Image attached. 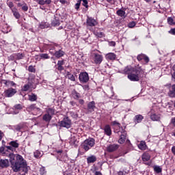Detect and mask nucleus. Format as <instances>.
Masks as SVG:
<instances>
[{
  "label": "nucleus",
  "mask_w": 175,
  "mask_h": 175,
  "mask_svg": "<svg viewBox=\"0 0 175 175\" xmlns=\"http://www.w3.org/2000/svg\"><path fill=\"white\" fill-rule=\"evenodd\" d=\"M5 147H1L0 148V154H2L3 157H8L10 158V162L11 163V167L15 173L17 172H20L23 170L25 173L28 172V168L27 167V161L24 159L23 156L21 154L14 153H10L8 154L5 152Z\"/></svg>",
  "instance_id": "nucleus-1"
},
{
  "label": "nucleus",
  "mask_w": 175,
  "mask_h": 175,
  "mask_svg": "<svg viewBox=\"0 0 175 175\" xmlns=\"http://www.w3.org/2000/svg\"><path fill=\"white\" fill-rule=\"evenodd\" d=\"M123 75H128L127 77L131 81H139L143 75V69L139 66L132 67V66H126L122 71Z\"/></svg>",
  "instance_id": "nucleus-2"
},
{
  "label": "nucleus",
  "mask_w": 175,
  "mask_h": 175,
  "mask_svg": "<svg viewBox=\"0 0 175 175\" xmlns=\"http://www.w3.org/2000/svg\"><path fill=\"white\" fill-rule=\"evenodd\" d=\"M94 146H95V139L94 138H88L82 143V148H83L85 151L91 150Z\"/></svg>",
  "instance_id": "nucleus-3"
},
{
  "label": "nucleus",
  "mask_w": 175,
  "mask_h": 175,
  "mask_svg": "<svg viewBox=\"0 0 175 175\" xmlns=\"http://www.w3.org/2000/svg\"><path fill=\"white\" fill-rule=\"evenodd\" d=\"M90 59H92L96 65H100L103 61V56L99 53H93L90 55Z\"/></svg>",
  "instance_id": "nucleus-4"
},
{
  "label": "nucleus",
  "mask_w": 175,
  "mask_h": 175,
  "mask_svg": "<svg viewBox=\"0 0 175 175\" xmlns=\"http://www.w3.org/2000/svg\"><path fill=\"white\" fill-rule=\"evenodd\" d=\"M20 147V144H18V140L11 141L9 142V146H5V148L7 150H10V151H16V148H18Z\"/></svg>",
  "instance_id": "nucleus-5"
},
{
  "label": "nucleus",
  "mask_w": 175,
  "mask_h": 175,
  "mask_svg": "<svg viewBox=\"0 0 175 175\" xmlns=\"http://www.w3.org/2000/svg\"><path fill=\"white\" fill-rule=\"evenodd\" d=\"M60 126L69 129L72 126V120L68 117H66L60 122Z\"/></svg>",
  "instance_id": "nucleus-6"
},
{
  "label": "nucleus",
  "mask_w": 175,
  "mask_h": 175,
  "mask_svg": "<svg viewBox=\"0 0 175 175\" xmlns=\"http://www.w3.org/2000/svg\"><path fill=\"white\" fill-rule=\"evenodd\" d=\"M166 87H168V93L167 95L170 96V98H175V84L172 85V84H168L166 85Z\"/></svg>",
  "instance_id": "nucleus-7"
},
{
  "label": "nucleus",
  "mask_w": 175,
  "mask_h": 175,
  "mask_svg": "<svg viewBox=\"0 0 175 175\" xmlns=\"http://www.w3.org/2000/svg\"><path fill=\"white\" fill-rule=\"evenodd\" d=\"M79 79L81 83H88V81L90 80L88 73H87L86 72H81L79 74Z\"/></svg>",
  "instance_id": "nucleus-8"
},
{
  "label": "nucleus",
  "mask_w": 175,
  "mask_h": 175,
  "mask_svg": "<svg viewBox=\"0 0 175 175\" xmlns=\"http://www.w3.org/2000/svg\"><path fill=\"white\" fill-rule=\"evenodd\" d=\"M16 93L17 90L12 88H8L4 92L5 96H6V98H12V96H14Z\"/></svg>",
  "instance_id": "nucleus-9"
},
{
  "label": "nucleus",
  "mask_w": 175,
  "mask_h": 175,
  "mask_svg": "<svg viewBox=\"0 0 175 175\" xmlns=\"http://www.w3.org/2000/svg\"><path fill=\"white\" fill-rule=\"evenodd\" d=\"M86 25L88 27H96V25H98V21L92 17L88 16L86 19Z\"/></svg>",
  "instance_id": "nucleus-10"
},
{
  "label": "nucleus",
  "mask_w": 175,
  "mask_h": 175,
  "mask_svg": "<svg viewBox=\"0 0 175 175\" xmlns=\"http://www.w3.org/2000/svg\"><path fill=\"white\" fill-rule=\"evenodd\" d=\"M118 148H120V145L117 144H112L107 146V152H114L115 151H117Z\"/></svg>",
  "instance_id": "nucleus-11"
},
{
  "label": "nucleus",
  "mask_w": 175,
  "mask_h": 175,
  "mask_svg": "<svg viewBox=\"0 0 175 175\" xmlns=\"http://www.w3.org/2000/svg\"><path fill=\"white\" fill-rule=\"evenodd\" d=\"M27 111H36V114H40V108L36 107V104H31L27 108Z\"/></svg>",
  "instance_id": "nucleus-12"
},
{
  "label": "nucleus",
  "mask_w": 175,
  "mask_h": 175,
  "mask_svg": "<svg viewBox=\"0 0 175 175\" xmlns=\"http://www.w3.org/2000/svg\"><path fill=\"white\" fill-rule=\"evenodd\" d=\"M61 24L59 21V15L55 14L53 16V19L52 20L51 22V26L52 27H58Z\"/></svg>",
  "instance_id": "nucleus-13"
},
{
  "label": "nucleus",
  "mask_w": 175,
  "mask_h": 175,
  "mask_svg": "<svg viewBox=\"0 0 175 175\" xmlns=\"http://www.w3.org/2000/svg\"><path fill=\"white\" fill-rule=\"evenodd\" d=\"M137 59L139 62L142 61V59H144L146 64H148V62H150V58L148 57V56L143 53L138 55L137 56Z\"/></svg>",
  "instance_id": "nucleus-14"
},
{
  "label": "nucleus",
  "mask_w": 175,
  "mask_h": 175,
  "mask_svg": "<svg viewBox=\"0 0 175 175\" xmlns=\"http://www.w3.org/2000/svg\"><path fill=\"white\" fill-rule=\"evenodd\" d=\"M95 101H90L88 104V113H94L95 111Z\"/></svg>",
  "instance_id": "nucleus-15"
},
{
  "label": "nucleus",
  "mask_w": 175,
  "mask_h": 175,
  "mask_svg": "<svg viewBox=\"0 0 175 175\" xmlns=\"http://www.w3.org/2000/svg\"><path fill=\"white\" fill-rule=\"evenodd\" d=\"M56 58L59 59L61 57H64L65 55V52L61 49L59 51H56L54 53H52Z\"/></svg>",
  "instance_id": "nucleus-16"
},
{
  "label": "nucleus",
  "mask_w": 175,
  "mask_h": 175,
  "mask_svg": "<svg viewBox=\"0 0 175 175\" xmlns=\"http://www.w3.org/2000/svg\"><path fill=\"white\" fill-rule=\"evenodd\" d=\"M144 119V117L141 114H139V115H136L134 117L133 121L135 124H140V122H142V121H143Z\"/></svg>",
  "instance_id": "nucleus-17"
},
{
  "label": "nucleus",
  "mask_w": 175,
  "mask_h": 175,
  "mask_svg": "<svg viewBox=\"0 0 175 175\" xmlns=\"http://www.w3.org/2000/svg\"><path fill=\"white\" fill-rule=\"evenodd\" d=\"M104 132L105 134L107 135V136H111V127H110V125H105V126L104 127Z\"/></svg>",
  "instance_id": "nucleus-18"
},
{
  "label": "nucleus",
  "mask_w": 175,
  "mask_h": 175,
  "mask_svg": "<svg viewBox=\"0 0 175 175\" xmlns=\"http://www.w3.org/2000/svg\"><path fill=\"white\" fill-rule=\"evenodd\" d=\"M116 57L117 55L113 53H109L105 55V58L107 59H109V61H114V59H116Z\"/></svg>",
  "instance_id": "nucleus-19"
},
{
  "label": "nucleus",
  "mask_w": 175,
  "mask_h": 175,
  "mask_svg": "<svg viewBox=\"0 0 175 175\" xmlns=\"http://www.w3.org/2000/svg\"><path fill=\"white\" fill-rule=\"evenodd\" d=\"M125 140H126V133L123 132V134L120 135V137L118 142L120 144H124V143H125Z\"/></svg>",
  "instance_id": "nucleus-20"
},
{
  "label": "nucleus",
  "mask_w": 175,
  "mask_h": 175,
  "mask_svg": "<svg viewBox=\"0 0 175 175\" xmlns=\"http://www.w3.org/2000/svg\"><path fill=\"white\" fill-rule=\"evenodd\" d=\"M9 166V160L0 159V167H8Z\"/></svg>",
  "instance_id": "nucleus-21"
},
{
  "label": "nucleus",
  "mask_w": 175,
  "mask_h": 175,
  "mask_svg": "<svg viewBox=\"0 0 175 175\" xmlns=\"http://www.w3.org/2000/svg\"><path fill=\"white\" fill-rule=\"evenodd\" d=\"M14 114H18V110H23V105L21 104H16L13 107Z\"/></svg>",
  "instance_id": "nucleus-22"
},
{
  "label": "nucleus",
  "mask_w": 175,
  "mask_h": 175,
  "mask_svg": "<svg viewBox=\"0 0 175 175\" xmlns=\"http://www.w3.org/2000/svg\"><path fill=\"white\" fill-rule=\"evenodd\" d=\"M25 55L23 53H16L14 55H11V58H14V59H23Z\"/></svg>",
  "instance_id": "nucleus-23"
},
{
  "label": "nucleus",
  "mask_w": 175,
  "mask_h": 175,
  "mask_svg": "<svg viewBox=\"0 0 175 175\" xmlns=\"http://www.w3.org/2000/svg\"><path fill=\"white\" fill-rule=\"evenodd\" d=\"M2 82L3 83V84H5V85H6L7 87H14V85H16V83H14L12 81L10 80H2Z\"/></svg>",
  "instance_id": "nucleus-24"
},
{
  "label": "nucleus",
  "mask_w": 175,
  "mask_h": 175,
  "mask_svg": "<svg viewBox=\"0 0 175 175\" xmlns=\"http://www.w3.org/2000/svg\"><path fill=\"white\" fill-rule=\"evenodd\" d=\"M12 12L13 13V16L16 18V20H18L20 17H21V15L20 14V12H18V10L17 8L12 9Z\"/></svg>",
  "instance_id": "nucleus-25"
},
{
  "label": "nucleus",
  "mask_w": 175,
  "mask_h": 175,
  "mask_svg": "<svg viewBox=\"0 0 175 175\" xmlns=\"http://www.w3.org/2000/svg\"><path fill=\"white\" fill-rule=\"evenodd\" d=\"M116 14L119 16V17H123L125 18L126 17L125 10L120 9L116 12Z\"/></svg>",
  "instance_id": "nucleus-26"
},
{
  "label": "nucleus",
  "mask_w": 175,
  "mask_h": 175,
  "mask_svg": "<svg viewBox=\"0 0 175 175\" xmlns=\"http://www.w3.org/2000/svg\"><path fill=\"white\" fill-rule=\"evenodd\" d=\"M138 148L142 150H147V145L146 144V142L141 141L139 144H138Z\"/></svg>",
  "instance_id": "nucleus-27"
},
{
  "label": "nucleus",
  "mask_w": 175,
  "mask_h": 175,
  "mask_svg": "<svg viewBox=\"0 0 175 175\" xmlns=\"http://www.w3.org/2000/svg\"><path fill=\"white\" fill-rule=\"evenodd\" d=\"M66 77L68 80H70L71 81H76V78L75 77V75L73 74L70 73V72L68 71L66 72Z\"/></svg>",
  "instance_id": "nucleus-28"
},
{
  "label": "nucleus",
  "mask_w": 175,
  "mask_h": 175,
  "mask_svg": "<svg viewBox=\"0 0 175 175\" xmlns=\"http://www.w3.org/2000/svg\"><path fill=\"white\" fill-rule=\"evenodd\" d=\"M88 163H94V162H96V157L94 155H92L87 158Z\"/></svg>",
  "instance_id": "nucleus-29"
},
{
  "label": "nucleus",
  "mask_w": 175,
  "mask_h": 175,
  "mask_svg": "<svg viewBox=\"0 0 175 175\" xmlns=\"http://www.w3.org/2000/svg\"><path fill=\"white\" fill-rule=\"evenodd\" d=\"M142 158L144 162H148V161H150L151 156L148 153H144Z\"/></svg>",
  "instance_id": "nucleus-30"
},
{
  "label": "nucleus",
  "mask_w": 175,
  "mask_h": 175,
  "mask_svg": "<svg viewBox=\"0 0 175 175\" xmlns=\"http://www.w3.org/2000/svg\"><path fill=\"white\" fill-rule=\"evenodd\" d=\"M28 97H29V100H30V102H35V100H38V96H36L33 93H32L31 94H29Z\"/></svg>",
  "instance_id": "nucleus-31"
},
{
  "label": "nucleus",
  "mask_w": 175,
  "mask_h": 175,
  "mask_svg": "<svg viewBox=\"0 0 175 175\" xmlns=\"http://www.w3.org/2000/svg\"><path fill=\"white\" fill-rule=\"evenodd\" d=\"M51 115H49L48 113H46L43 116L42 120L44 121H46V122H50L51 121Z\"/></svg>",
  "instance_id": "nucleus-32"
},
{
  "label": "nucleus",
  "mask_w": 175,
  "mask_h": 175,
  "mask_svg": "<svg viewBox=\"0 0 175 175\" xmlns=\"http://www.w3.org/2000/svg\"><path fill=\"white\" fill-rule=\"evenodd\" d=\"M150 118L152 121H159V120H161V116L154 113L150 116Z\"/></svg>",
  "instance_id": "nucleus-33"
},
{
  "label": "nucleus",
  "mask_w": 175,
  "mask_h": 175,
  "mask_svg": "<svg viewBox=\"0 0 175 175\" xmlns=\"http://www.w3.org/2000/svg\"><path fill=\"white\" fill-rule=\"evenodd\" d=\"M154 171L159 174V173H162V167L159 165H154L153 167Z\"/></svg>",
  "instance_id": "nucleus-34"
},
{
  "label": "nucleus",
  "mask_w": 175,
  "mask_h": 175,
  "mask_svg": "<svg viewBox=\"0 0 175 175\" xmlns=\"http://www.w3.org/2000/svg\"><path fill=\"white\" fill-rule=\"evenodd\" d=\"M46 114H49V116H54L55 114V109L53 108H49L46 109Z\"/></svg>",
  "instance_id": "nucleus-35"
},
{
  "label": "nucleus",
  "mask_w": 175,
  "mask_h": 175,
  "mask_svg": "<svg viewBox=\"0 0 175 175\" xmlns=\"http://www.w3.org/2000/svg\"><path fill=\"white\" fill-rule=\"evenodd\" d=\"M40 57L41 59H49V58H50V56H49L47 53H42L40 55Z\"/></svg>",
  "instance_id": "nucleus-36"
},
{
  "label": "nucleus",
  "mask_w": 175,
  "mask_h": 175,
  "mask_svg": "<svg viewBox=\"0 0 175 175\" xmlns=\"http://www.w3.org/2000/svg\"><path fill=\"white\" fill-rule=\"evenodd\" d=\"M7 5L10 8L11 12L12 11V9H16V7H14V3H13L12 1L8 2Z\"/></svg>",
  "instance_id": "nucleus-37"
},
{
  "label": "nucleus",
  "mask_w": 175,
  "mask_h": 175,
  "mask_svg": "<svg viewBox=\"0 0 175 175\" xmlns=\"http://www.w3.org/2000/svg\"><path fill=\"white\" fill-rule=\"evenodd\" d=\"M34 157L35 158H40L42 157V152L39 150H36L34 152Z\"/></svg>",
  "instance_id": "nucleus-38"
},
{
  "label": "nucleus",
  "mask_w": 175,
  "mask_h": 175,
  "mask_svg": "<svg viewBox=\"0 0 175 175\" xmlns=\"http://www.w3.org/2000/svg\"><path fill=\"white\" fill-rule=\"evenodd\" d=\"M29 88H31V85H30V84H25V85L23 87L22 90H23V91H29Z\"/></svg>",
  "instance_id": "nucleus-39"
},
{
  "label": "nucleus",
  "mask_w": 175,
  "mask_h": 175,
  "mask_svg": "<svg viewBox=\"0 0 175 175\" xmlns=\"http://www.w3.org/2000/svg\"><path fill=\"white\" fill-rule=\"evenodd\" d=\"M95 35L97 38H103V36H105V33L101 31L96 32Z\"/></svg>",
  "instance_id": "nucleus-40"
},
{
  "label": "nucleus",
  "mask_w": 175,
  "mask_h": 175,
  "mask_svg": "<svg viewBox=\"0 0 175 175\" xmlns=\"http://www.w3.org/2000/svg\"><path fill=\"white\" fill-rule=\"evenodd\" d=\"M14 130L17 131L18 132L21 131V129H23V126L21 124H17L16 126H14Z\"/></svg>",
  "instance_id": "nucleus-41"
},
{
  "label": "nucleus",
  "mask_w": 175,
  "mask_h": 175,
  "mask_svg": "<svg viewBox=\"0 0 175 175\" xmlns=\"http://www.w3.org/2000/svg\"><path fill=\"white\" fill-rule=\"evenodd\" d=\"M173 21H174L173 18L172 17L167 18V23L168 24H170V25H174L175 23Z\"/></svg>",
  "instance_id": "nucleus-42"
},
{
  "label": "nucleus",
  "mask_w": 175,
  "mask_h": 175,
  "mask_svg": "<svg viewBox=\"0 0 175 175\" xmlns=\"http://www.w3.org/2000/svg\"><path fill=\"white\" fill-rule=\"evenodd\" d=\"M29 72H31L32 73H35L36 72V70L35 69V67L33 66H29L28 68Z\"/></svg>",
  "instance_id": "nucleus-43"
},
{
  "label": "nucleus",
  "mask_w": 175,
  "mask_h": 175,
  "mask_svg": "<svg viewBox=\"0 0 175 175\" xmlns=\"http://www.w3.org/2000/svg\"><path fill=\"white\" fill-rule=\"evenodd\" d=\"M81 1H82L83 6L86 8V9H88V1L87 0H81Z\"/></svg>",
  "instance_id": "nucleus-44"
},
{
  "label": "nucleus",
  "mask_w": 175,
  "mask_h": 175,
  "mask_svg": "<svg viewBox=\"0 0 175 175\" xmlns=\"http://www.w3.org/2000/svg\"><path fill=\"white\" fill-rule=\"evenodd\" d=\"M73 95H74V99L77 100L80 98V93H79L77 92H74Z\"/></svg>",
  "instance_id": "nucleus-45"
},
{
  "label": "nucleus",
  "mask_w": 175,
  "mask_h": 175,
  "mask_svg": "<svg viewBox=\"0 0 175 175\" xmlns=\"http://www.w3.org/2000/svg\"><path fill=\"white\" fill-rule=\"evenodd\" d=\"M22 10L23 12H28V5L27 3H24L23 5H22Z\"/></svg>",
  "instance_id": "nucleus-46"
},
{
  "label": "nucleus",
  "mask_w": 175,
  "mask_h": 175,
  "mask_svg": "<svg viewBox=\"0 0 175 175\" xmlns=\"http://www.w3.org/2000/svg\"><path fill=\"white\" fill-rule=\"evenodd\" d=\"M136 25V22L133 21L129 23L128 27L129 28H133Z\"/></svg>",
  "instance_id": "nucleus-47"
},
{
  "label": "nucleus",
  "mask_w": 175,
  "mask_h": 175,
  "mask_svg": "<svg viewBox=\"0 0 175 175\" xmlns=\"http://www.w3.org/2000/svg\"><path fill=\"white\" fill-rule=\"evenodd\" d=\"M40 175H44L46 174V169L44 167H41L40 169Z\"/></svg>",
  "instance_id": "nucleus-48"
},
{
  "label": "nucleus",
  "mask_w": 175,
  "mask_h": 175,
  "mask_svg": "<svg viewBox=\"0 0 175 175\" xmlns=\"http://www.w3.org/2000/svg\"><path fill=\"white\" fill-rule=\"evenodd\" d=\"M37 2L38 5H46L44 0H38Z\"/></svg>",
  "instance_id": "nucleus-49"
},
{
  "label": "nucleus",
  "mask_w": 175,
  "mask_h": 175,
  "mask_svg": "<svg viewBox=\"0 0 175 175\" xmlns=\"http://www.w3.org/2000/svg\"><path fill=\"white\" fill-rule=\"evenodd\" d=\"M64 60H59L57 62V66H62V65H64Z\"/></svg>",
  "instance_id": "nucleus-50"
},
{
  "label": "nucleus",
  "mask_w": 175,
  "mask_h": 175,
  "mask_svg": "<svg viewBox=\"0 0 175 175\" xmlns=\"http://www.w3.org/2000/svg\"><path fill=\"white\" fill-rule=\"evenodd\" d=\"M109 45L111 46L112 47H114L116 46V42L114 41L109 42Z\"/></svg>",
  "instance_id": "nucleus-51"
},
{
  "label": "nucleus",
  "mask_w": 175,
  "mask_h": 175,
  "mask_svg": "<svg viewBox=\"0 0 175 175\" xmlns=\"http://www.w3.org/2000/svg\"><path fill=\"white\" fill-rule=\"evenodd\" d=\"M64 66H57V70H59V72H62V70H64Z\"/></svg>",
  "instance_id": "nucleus-52"
},
{
  "label": "nucleus",
  "mask_w": 175,
  "mask_h": 175,
  "mask_svg": "<svg viewBox=\"0 0 175 175\" xmlns=\"http://www.w3.org/2000/svg\"><path fill=\"white\" fill-rule=\"evenodd\" d=\"M169 33H171L172 35H175V28L171 29L169 31Z\"/></svg>",
  "instance_id": "nucleus-53"
},
{
  "label": "nucleus",
  "mask_w": 175,
  "mask_h": 175,
  "mask_svg": "<svg viewBox=\"0 0 175 175\" xmlns=\"http://www.w3.org/2000/svg\"><path fill=\"white\" fill-rule=\"evenodd\" d=\"M75 9H76L77 10H79V9H80V3H77L75 4Z\"/></svg>",
  "instance_id": "nucleus-54"
},
{
  "label": "nucleus",
  "mask_w": 175,
  "mask_h": 175,
  "mask_svg": "<svg viewBox=\"0 0 175 175\" xmlns=\"http://www.w3.org/2000/svg\"><path fill=\"white\" fill-rule=\"evenodd\" d=\"M70 105H71V106H79L77 105V103H76V102L75 101H70Z\"/></svg>",
  "instance_id": "nucleus-55"
},
{
  "label": "nucleus",
  "mask_w": 175,
  "mask_h": 175,
  "mask_svg": "<svg viewBox=\"0 0 175 175\" xmlns=\"http://www.w3.org/2000/svg\"><path fill=\"white\" fill-rule=\"evenodd\" d=\"M172 81L175 82V72L172 74Z\"/></svg>",
  "instance_id": "nucleus-56"
},
{
  "label": "nucleus",
  "mask_w": 175,
  "mask_h": 175,
  "mask_svg": "<svg viewBox=\"0 0 175 175\" xmlns=\"http://www.w3.org/2000/svg\"><path fill=\"white\" fill-rule=\"evenodd\" d=\"M171 123L175 126V117L171 120Z\"/></svg>",
  "instance_id": "nucleus-57"
},
{
  "label": "nucleus",
  "mask_w": 175,
  "mask_h": 175,
  "mask_svg": "<svg viewBox=\"0 0 175 175\" xmlns=\"http://www.w3.org/2000/svg\"><path fill=\"white\" fill-rule=\"evenodd\" d=\"M51 3V0H46L45 1V5H50Z\"/></svg>",
  "instance_id": "nucleus-58"
},
{
  "label": "nucleus",
  "mask_w": 175,
  "mask_h": 175,
  "mask_svg": "<svg viewBox=\"0 0 175 175\" xmlns=\"http://www.w3.org/2000/svg\"><path fill=\"white\" fill-rule=\"evenodd\" d=\"M118 175H125V172L124 171H120L118 173Z\"/></svg>",
  "instance_id": "nucleus-59"
},
{
  "label": "nucleus",
  "mask_w": 175,
  "mask_h": 175,
  "mask_svg": "<svg viewBox=\"0 0 175 175\" xmlns=\"http://www.w3.org/2000/svg\"><path fill=\"white\" fill-rule=\"evenodd\" d=\"M79 103H80V105H84V100H83V99H79Z\"/></svg>",
  "instance_id": "nucleus-60"
},
{
  "label": "nucleus",
  "mask_w": 175,
  "mask_h": 175,
  "mask_svg": "<svg viewBox=\"0 0 175 175\" xmlns=\"http://www.w3.org/2000/svg\"><path fill=\"white\" fill-rule=\"evenodd\" d=\"M113 125H118L120 126V125H121V124L119 122H118L117 121H113Z\"/></svg>",
  "instance_id": "nucleus-61"
},
{
  "label": "nucleus",
  "mask_w": 175,
  "mask_h": 175,
  "mask_svg": "<svg viewBox=\"0 0 175 175\" xmlns=\"http://www.w3.org/2000/svg\"><path fill=\"white\" fill-rule=\"evenodd\" d=\"M172 154H174L175 155V146H173L172 148Z\"/></svg>",
  "instance_id": "nucleus-62"
},
{
  "label": "nucleus",
  "mask_w": 175,
  "mask_h": 175,
  "mask_svg": "<svg viewBox=\"0 0 175 175\" xmlns=\"http://www.w3.org/2000/svg\"><path fill=\"white\" fill-rule=\"evenodd\" d=\"M95 175H102V172H99V171H96L95 172Z\"/></svg>",
  "instance_id": "nucleus-63"
},
{
  "label": "nucleus",
  "mask_w": 175,
  "mask_h": 175,
  "mask_svg": "<svg viewBox=\"0 0 175 175\" xmlns=\"http://www.w3.org/2000/svg\"><path fill=\"white\" fill-rule=\"evenodd\" d=\"M57 154H62V150H56Z\"/></svg>",
  "instance_id": "nucleus-64"
}]
</instances>
